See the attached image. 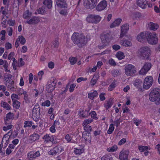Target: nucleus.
Instances as JSON below:
<instances>
[{
	"instance_id": "f257e3e1",
	"label": "nucleus",
	"mask_w": 160,
	"mask_h": 160,
	"mask_svg": "<svg viewBox=\"0 0 160 160\" xmlns=\"http://www.w3.org/2000/svg\"><path fill=\"white\" fill-rule=\"evenodd\" d=\"M72 39L73 43L81 48L86 46L88 41L90 40L89 37L78 32H74L72 36Z\"/></svg>"
},
{
	"instance_id": "f03ea898",
	"label": "nucleus",
	"mask_w": 160,
	"mask_h": 160,
	"mask_svg": "<svg viewBox=\"0 0 160 160\" xmlns=\"http://www.w3.org/2000/svg\"><path fill=\"white\" fill-rule=\"evenodd\" d=\"M151 51L148 46L141 47L138 51V56L142 59H148L151 54Z\"/></svg>"
},
{
	"instance_id": "7ed1b4c3",
	"label": "nucleus",
	"mask_w": 160,
	"mask_h": 160,
	"mask_svg": "<svg viewBox=\"0 0 160 160\" xmlns=\"http://www.w3.org/2000/svg\"><path fill=\"white\" fill-rule=\"evenodd\" d=\"M149 99L152 102H155L157 105L160 104V89L155 88L152 90L149 94Z\"/></svg>"
},
{
	"instance_id": "20e7f679",
	"label": "nucleus",
	"mask_w": 160,
	"mask_h": 160,
	"mask_svg": "<svg viewBox=\"0 0 160 160\" xmlns=\"http://www.w3.org/2000/svg\"><path fill=\"white\" fill-rule=\"evenodd\" d=\"M158 40L157 36L155 32H148L147 41L149 44H156L158 43Z\"/></svg>"
},
{
	"instance_id": "39448f33",
	"label": "nucleus",
	"mask_w": 160,
	"mask_h": 160,
	"mask_svg": "<svg viewBox=\"0 0 160 160\" xmlns=\"http://www.w3.org/2000/svg\"><path fill=\"white\" fill-rule=\"evenodd\" d=\"M101 18L98 15H89L86 18L87 21L89 23L97 24L98 23Z\"/></svg>"
},
{
	"instance_id": "423d86ee",
	"label": "nucleus",
	"mask_w": 160,
	"mask_h": 160,
	"mask_svg": "<svg viewBox=\"0 0 160 160\" xmlns=\"http://www.w3.org/2000/svg\"><path fill=\"white\" fill-rule=\"evenodd\" d=\"M125 69L126 74L129 76L132 75L136 72L135 67L131 64H128L126 66Z\"/></svg>"
},
{
	"instance_id": "0eeeda50",
	"label": "nucleus",
	"mask_w": 160,
	"mask_h": 160,
	"mask_svg": "<svg viewBox=\"0 0 160 160\" xmlns=\"http://www.w3.org/2000/svg\"><path fill=\"white\" fill-rule=\"evenodd\" d=\"M98 0H84V4L87 9H92L96 6Z\"/></svg>"
},
{
	"instance_id": "6e6552de",
	"label": "nucleus",
	"mask_w": 160,
	"mask_h": 160,
	"mask_svg": "<svg viewBox=\"0 0 160 160\" xmlns=\"http://www.w3.org/2000/svg\"><path fill=\"white\" fill-rule=\"evenodd\" d=\"M153 81L152 77L149 76L146 77L143 84V88L145 89H149L152 86Z\"/></svg>"
},
{
	"instance_id": "1a4fd4ad",
	"label": "nucleus",
	"mask_w": 160,
	"mask_h": 160,
	"mask_svg": "<svg viewBox=\"0 0 160 160\" xmlns=\"http://www.w3.org/2000/svg\"><path fill=\"white\" fill-rule=\"evenodd\" d=\"M137 3L138 5L142 8H145L147 6L149 8L152 7V4L148 3L147 0H137Z\"/></svg>"
},
{
	"instance_id": "9d476101",
	"label": "nucleus",
	"mask_w": 160,
	"mask_h": 160,
	"mask_svg": "<svg viewBox=\"0 0 160 160\" xmlns=\"http://www.w3.org/2000/svg\"><path fill=\"white\" fill-rule=\"evenodd\" d=\"M40 108L39 105L37 103L34 106L32 111L33 117H38L40 113Z\"/></svg>"
},
{
	"instance_id": "9b49d317",
	"label": "nucleus",
	"mask_w": 160,
	"mask_h": 160,
	"mask_svg": "<svg viewBox=\"0 0 160 160\" xmlns=\"http://www.w3.org/2000/svg\"><path fill=\"white\" fill-rule=\"evenodd\" d=\"M107 5V2L106 0L101 1L96 7V10L98 11H101L104 10Z\"/></svg>"
},
{
	"instance_id": "f8f14e48",
	"label": "nucleus",
	"mask_w": 160,
	"mask_h": 160,
	"mask_svg": "<svg viewBox=\"0 0 160 160\" xmlns=\"http://www.w3.org/2000/svg\"><path fill=\"white\" fill-rule=\"evenodd\" d=\"M62 148L61 146H57L48 152L49 154L55 156L59 154L62 151Z\"/></svg>"
},
{
	"instance_id": "ddd939ff",
	"label": "nucleus",
	"mask_w": 160,
	"mask_h": 160,
	"mask_svg": "<svg viewBox=\"0 0 160 160\" xmlns=\"http://www.w3.org/2000/svg\"><path fill=\"white\" fill-rule=\"evenodd\" d=\"M148 32H141L137 36V39L138 40L142 43L144 42L147 40V36Z\"/></svg>"
},
{
	"instance_id": "4468645a",
	"label": "nucleus",
	"mask_w": 160,
	"mask_h": 160,
	"mask_svg": "<svg viewBox=\"0 0 160 160\" xmlns=\"http://www.w3.org/2000/svg\"><path fill=\"white\" fill-rule=\"evenodd\" d=\"M40 155V153L39 151L35 152L32 151L27 154V158L28 160H31L33 158H35Z\"/></svg>"
},
{
	"instance_id": "2eb2a0df",
	"label": "nucleus",
	"mask_w": 160,
	"mask_h": 160,
	"mask_svg": "<svg viewBox=\"0 0 160 160\" xmlns=\"http://www.w3.org/2000/svg\"><path fill=\"white\" fill-rule=\"evenodd\" d=\"M40 21L39 17L36 16H34L30 19L27 20L26 23L29 24L35 25L38 24Z\"/></svg>"
},
{
	"instance_id": "dca6fc26",
	"label": "nucleus",
	"mask_w": 160,
	"mask_h": 160,
	"mask_svg": "<svg viewBox=\"0 0 160 160\" xmlns=\"http://www.w3.org/2000/svg\"><path fill=\"white\" fill-rule=\"evenodd\" d=\"M109 35L108 33L102 34L101 36L102 43L108 45L109 42Z\"/></svg>"
},
{
	"instance_id": "f3484780",
	"label": "nucleus",
	"mask_w": 160,
	"mask_h": 160,
	"mask_svg": "<svg viewBox=\"0 0 160 160\" xmlns=\"http://www.w3.org/2000/svg\"><path fill=\"white\" fill-rule=\"evenodd\" d=\"M128 152L127 151H121L119 155L120 160H128Z\"/></svg>"
},
{
	"instance_id": "a211bd4d",
	"label": "nucleus",
	"mask_w": 160,
	"mask_h": 160,
	"mask_svg": "<svg viewBox=\"0 0 160 160\" xmlns=\"http://www.w3.org/2000/svg\"><path fill=\"white\" fill-rule=\"evenodd\" d=\"M56 3L57 6L60 8H67V4L66 0H56Z\"/></svg>"
},
{
	"instance_id": "6ab92c4d",
	"label": "nucleus",
	"mask_w": 160,
	"mask_h": 160,
	"mask_svg": "<svg viewBox=\"0 0 160 160\" xmlns=\"http://www.w3.org/2000/svg\"><path fill=\"white\" fill-rule=\"evenodd\" d=\"M14 114L13 113L10 112L6 114V118L4 119L5 124L7 125L8 124V121L9 120H12L14 118Z\"/></svg>"
},
{
	"instance_id": "aec40b11",
	"label": "nucleus",
	"mask_w": 160,
	"mask_h": 160,
	"mask_svg": "<svg viewBox=\"0 0 160 160\" xmlns=\"http://www.w3.org/2000/svg\"><path fill=\"white\" fill-rule=\"evenodd\" d=\"M32 15V12L28 9L23 12V18L25 19L28 20L31 17Z\"/></svg>"
},
{
	"instance_id": "412c9836",
	"label": "nucleus",
	"mask_w": 160,
	"mask_h": 160,
	"mask_svg": "<svg viewBox=\"0 0 160 160\" xmlns=\"http://www.w3.org/2000/svg\"><path fill=\"white\" fill-rule=\"evenodd\" d=\"M39 136L37 133H33L30 135L29 139L31 142H33L39 139Z\"/></svg>"
},
{
	"instance_id": "4be33fe9",
	"label": "nucleus",
	"mask_w": 160,
	"mask_h": 160,
	"mask_svg": "<svg viewBox=\"0 0 160 160\" xmlns=\"http://www.w3.org/2000/svg\"><path fill=\"white\" fill-rule=\"evenodd\" d=\"M122 21V19L121 18H119L116 19L110 25V28H113L119 26Z\"/></svg>"
},
{
	"instance_id": "5701e85b",
	"label": "nucleus",
	"mask_w": 160,
	"mask_h": 160,
	"mask_svg": "<svg viewBox=\"0 0 160 160\" xmlns=\"http://www.w3.org/2000/svg\"><path fill=\"white\" fill-rule=\"evenodd\" d=\"M88 111L85 110L84 111L82 110H80L78 111L79 114V116L82 118H87L88 115Z\"/></svg>"
},
{
	"instance_id": "b1692460",
	"label": "nucleus",
	"mask_w": 160,
	"mask_h": 160,
	"mask_svg": "<svg viewBox=\"0 0 160 160\" xmlns=\"http://www.w3.org/2000/svg\"><path fill=\"white\" fill-rule=\"evenodd\" d=\"M142 81L139 79H136L134 81V85L138 88V90H140V91H141L142 89L141 88L142 87Z\"/></svg>"
},
{
	"instance_id": "393cba45",
	"label": "nucleus",
	"mask_w": 160,
	"mask_h": 160,
	"mask_svg": "<svg viewBox=\"0 0 160 160\" xmlns=\"http://www.w3.org/2000/svg\"><path fill=\"white\" fill-rule=\"evenodd\" d=\"M120 43L121 45L126 47H130L132 45V43L130 41L126 39L121 40L120 41Z\"/></svg>"
},
{
	"instance_id": "a878e982",
	"label": "nucleus",
	"mask_w": 160,
	"mask_h": 160,
	"mask_svg": "<svg viewBox=\"0 0 160 160\" xmlns=\"http://www.w3.org/2000/svg\"><path fill=\"white\" fill-rule=\"evenodd\" d=\"M42 138L45 139V141L47 142H51L52 143H53V141L54 140V137L53 136H50L48 134L44 135Z\"/></svg>"
},
{
	"instance_id": "bb28decb",
	"label": "nucleus",
	"mask_w": 160,
	"mask_h": 160,
	"mask_svg": "<svg viewBox=\"0 0 160 160\" xmlns=\"http://www.w3.org/2000/svg\"><path fill=\"white\" fill-rule=\"evenodd\" d=\"M98 93L96 91H94L92 92L89 93L88 94V98L91 100H93L95 97L98 96Z\"/></svg>"
},
{
	"instance_id": "cd10ccee",
	"label": "nucleus",
	"mask_w": 160,
	"mask_h": 160,
	"mask_svg": "<svg viewBox=\"0 0 160 160\" xmlns=\"http://www.w3.org/2000/svg\"><path fill=\"white\" fill-rule=\"evenodd\" d=\"M113 103L112 99L110 98L108 101H106V102L104 104V107L107 110H108L112 107Z\"/></svg>"
},
{
	"instance_id": "c85d7f7f",
	"label": "nucleus",
	"mask_w": 160,
	"mask_h": 160,
	"mask_svg": "<svg viewBox=\"0 0 160 160\" xmlns=\"http://www.w3.org/2000/svg\"><path fill=\"white\" fill-rule=\"evenodd\" d=\"M43 3L44 5L46 6L49 9H50L52 7V0H45Z\"/></svg>"
},
{
	"instance_id": "c756f323",
	"label": "nucleus",
	"mask_w": 160,
	"mask_h": 160,
	"mask_svg": "<svg viewBox=\"0 0 160 160\" xmlns=\"http://www.w3.org/2000/svg\"><path fill=\"white\" fill-rule=\"evenodd\" d=\"M149 28L150 30L155 31L158 28V24L154 23L152 22H150L149 24Z\"/></svg>"
},
{
	"instance_id": "7c9ffc66",
	"label": "nucleus",
	"mask_w": 160,
	"mask_h": 160,
	"mask_svg": "<svg viewBox=\"0 0 160 160\" xmlns=\"http://www.w3.org/2000/svg\"><path fill=\"white\" fill-rule=\"evenodd\" d=\"M6 85L7 86L8 88H9V87H12L15 84L14 83L13 81L9 79V78H8V79L7 80Z\"/></svg>"
},
{
	"instance_id": "2f4dec72",
	"label": "nucleus",
	"mask_w": 160,
	"mask_h": 160,
	"mask_svg": "<svg viewBox=\"0 0 160 160\" xmlns=\"http://www.w3.org/2000/svg\"><path fill=\"white\" fill-rule=\"evenodd\" d=\"M84 151L83 149H78V148H74V153L76 155H79L82 153Z\"/></svg>"
},
{
	"instance_id": "473e14b6",
	"label": "nucleus",
	"mask_w": 160,
	"mask_h": 160,
	"mask_svg": "<svg viewBox=\"0 0 160 160\" xmlns=\"http://www.w3.org/2000/svg\"><path fill=\"white\" fill-rule=\"evenodd\" d=\"M37 12L39 14H45L46 12L45 8L44 7H40L37 10L36 13Z\"/></svg>"
},
{
	"instance_id": "72a5a7b5",
	"label": "nucleus",
	"mask_w": 160,
	"mask_h": 160,
	"mask_svg": "<svg viewBox=\"0 0 160 160\" xmlns=\"http://www.w3.org/2000/svg\"><path fill=\"white\" fill-rule=\"evenodd\" d=\"M17 39L19 42H20L21 44L23 45L25 43L26 40L24 37L22 36H19Z\"/></svg>"
},
{
	"instance_id": "f704fd0d",
	"label": "nucleus",
	"mask_w": 160,
	"mask_h": 160,
	"mask_svg": "<svg viewBox=\"0 0 160 160\" xmlns=\"http://www.w3.org/2000/svg\"><path fill=\"white\" fill-rule=\"evenodd\" d=\"M116 56L119 60H121L125 57L123 53L121 52H117L116 54Z\"/></svg>"
},
{
	"instance_id": "c9c22d12",
	"label": "nucleus",
	"mask_w": 160,
	"mask_h": 160,
	"mask_svg": "<svg viewBox=\"0 0 160 160\" xmlns=\"http://www.w3.org/2000/svg\"><path fill=\"white\" fill-rule=\"evenodd\" d=\"M118 148V147L116 145H114L112 147L107 148V151L109 152H112L116 151Z\"/></svg>"
},
{
	"instance_id": "e433bc0d",
	"label": "nucleus",
	"mask_w": 160,
	"mask_h": 160,
	"mask_svg": "<svg viewBox=\"0 0 160 160\" xmlns=\"http://www.w3.org/2000/svg\"><path fill=\"white\" fill-rule=\"evenodd\" d=\"M13 106L16 109H18L20 106V102L17 101V100H15L14 101H13Z\"/></svg>"
},
{
	"instance_id": "4c0bfd02",
	"label": "nucleus",
	"mask_w": 160,
	"mask_h": 160,
	"mask_svg": "<svg viewBox=\"0 0 160 160\" xmlns=\"http://www.w3.org/2000/svg\"><path fill=\"white\" fill-rule=\"evenodd\" d=\"M2 106L6 108L7 110H9L10 109V106L7 103L2 102L1 103Z\"/></svg>"
},
{
	"instance_id": "58836bf2",
	"label": "nucleus",
	"mask_w": 160,
	"mask_h": 160,
	"mask_svg": "<svg viewBox=\"0 0 160 160\" xmlns=\"http://www.w3.org/2000/svg\"><path fill=\"white\" fill-rule=\"evenodd\" d=\"M112 158L110 154H106L104 155L101 159V160H112Z\"/></svg>"
},
{
	"instance_id": "ea45409f",
	"label": "nucleus",
	"mask_w": 160,
	"mask_h": 160,
	"mask_svg": "<svg viewBox=\"0 0 160 160\" xmlns=\"http://www.w3.org/2000/svg\"><path fill=\"white\" fill-rule=\"evenodd\" d=\"M83 126L84 127V130L88 134H90L92 130V128L91 126L89 125Z\"/></svg>"
},
{
	"instance_id": "a19ab883",
	"label": "nucleus",
	"mask_w": 160,
	"mask_h": 160,
	"mask_svg": "<svg viewBox=\"0 0 160 160\" xmlns=\"http://www.w3.org/2000/svg\"><path fill=\"white\" fill-rule=\"evenodd\" d=\"M93 121V119L91 118H89L88 119L85 120L82 123V125L83 126L88 125V124L92 122Z\"/></svg>"
},
{
	"instance_id": "79ce46f5",
	"label": "nucleus",
	"mask_w": 160,
	"mask_h": 160,
	"mask_svg": "<svg viewBox=\"0 0 160 160\" xmlns=\"http://www.w3.org/2000/svg\"><path fill=\"white\" fill-rule=\"evenodd\" d=\"M129 26L128 24H126L125 25H123L121 27V29L122 30L124 31L127 32L129 29Z\"/></svg>"
},
{
	"instance_id": "37998d69",
	"label": "nucleus",
	"mask_w": 160,
	"mask_h": 160,
	"mask_svg": "<svg viewBox=\"0 0 160 160\" xmlns=\"http://www.w3.org/2000/svg\"><path fill=\"white\" fill-rule=\"evenodd\" d=\"M46 88L47 92H50L54 90L55 87L53 86L52 85L49 84L47 86Z\"/></svg>"
},
{
	"instance_id": "c03bdc74",
	"label": "nucleus",
	"mask_w": 160,
	"mask_h": 160,
	"mask_svg": "<svg viewBox=\"0 0 160 160\" xmlns=\"http://www.w3.org/2000/svg\"><path fill=\"white\" fill-rule=\"evenodd\" d=\"M138 149L140 152H143L145 151H147L148 149V147L147 146H138Z\"/></svg>"
},
{
	"instance_id": "a18cd8bd",
	"label": "nucleus",
	"mask_w": 160,
	"mask_h": 160,
	"mask_svg": "<svg viewBox=\"0 0 160 160\" xmlns=\"http://www.w3.org/2000/svg\"><path fill=\"white\" fill-rule=\"evenodd\" d=\"M114 129V127L113 126V125L111 124L110 125L109 129L107 131V133L108 134H111L113 131Z\"/></svg>"
},
{
	"instance_id": "49530a36",
	"label": "nucleus",
	"mask_w": 160,
	"mask_h": 160,
	"mask_svg": "<svg viewBox=\"0 0 160 160\" xmlns=\"http://www.w3.org/2000/svg\"><path fill=\"white\" fill-rule=\"evenodd\" d=\"M51 104L50 102L48 100L45 101L44 102L42 103L41 105L42 106L49 107Z\"/></svg>"
},
{
	"instance_id": "de8ad7c7",
	"label": "nucleus",
	"mask_w": 160,
	"mask_h": 160,
	"mask_svg": "<svg viewBox=\"0 0 160 160\" xmlns=\"http://www.w3.org/2000/svg\"><path fill=\"white\" fill-rule=\"evenodd\" d=\"M69 61H70V63L72 65L74 64L76 62L77 59V58L74 57L70 58L69 59Z\"/></svg>"
},
{
	"instance_id": "09e8293b",
	"label": "nucleus",
	"mask_w": 160,
	"mask_h": 160,
	"mask_svg": "<svg viewBox=\"0 0 160 160\" xmlns=\"http://www.w3.org/2000/svg\"><path fill=\"white\" fill-rule=\"evenodd\" d=\"M32 124V122L29 121H26L24 122V127L26 128L27 127H31Z\"/></svg>"
},
{
	"instance_id": "8fccbe9b",
	"label": "nucleus",
	"mask_w": 160,
	"mask_h": 160,
	"mask_svg": "<svg viewBox=\"0 0 160 160\" xmlns=\"http://www.w3.org/2000/svg\"><path fill=\"white\" fill-rule=\"evenodd\" d=\"M12 59L13 60V62L12 64V66L13 69L16 70L17 69V61L15 58H12Z\"/></svg>"
},
{
	"instance_id": "3c124183",
	"label": "nucleus",
	"mask_w": 160,
	"mask_h": 160,
	"mask_svg": "<svg viewBox=\"0 0 160 160\" xmlns=\"http://www.w3.org/2000/svg\"><path fill=\"white\" fill-rule=\"evenodd\" d=\"M53 46L55 48H57L59 45V41L58 39L56 38L52 42Z\"/></svg>"
},
{
	"instance_id": "603ef678",
	"label": "nucleus",
	"mask_w": 160,
	"mask_h": 160,
	"mask_svg": "<svg viewBox=\"0 0 160 160\" xmlns=\"http://www.w3.org/2000/svg\"><path fill=\"white\" fill-rule=\"evenodd\" d=\"M151 66V64L150 63H145L143 67L146 69L147 70L146 71H148Z\"/></svg>"
},
{
	"instance_id": "864d4df0",
	"label": "nucleus",
	"mask_w": 160,
	"mask_h": 160,
	"mask_svg": "<svg viewBox=\"0 0 160 160\" xmlns=\"http://www.w3.org/2000/svg\"><path fill=\"white\" fill-rule=\"evenodd\" d=\"M8 64L7 61H5V64L3 65V67L4 68L5 71L9 72H10V70L8 69Z\"/></svg>"
},
{
	"instance_id": "5fc2aeb1",
	"label": "nucleus",
	"mask_w": 160,
	"mask_h": 160,
	"mask_svg": "<svg viewBox=\"0 0 160 160\" xmlns=\"http://www.w3.org/2000/svg\"><path fill=\"white\" fill-rule=\"evenodd\" d=\"M25 64L24 62L23 61L22 58H20L18 61V67H21L24 66Z\"/></svg>"
},
{
	"instance_id": "6e6d98bb",
	"label": "nucleus",
	"mask_w": 160,
	"mask_h": 160,
	"mask_svg": "<svg viewBox=\"0 0 160 160\" xmlns=\"http://www.w3.org/2000/svg\"><path fill=\"white\" fill-rule=\"evenodd\" d=\"M13 125L12 124L8 125L7 126L3 127V130L4 131H7L8 130L11 129Z\"/></svg>"
},
{
	"instance_id": "4d7b16f0",
	"label": "nucleus",
	"mask_w": 160,
	"mask_h": 160,
	"mask_svg": "<svg viewBox=\"0 0 160 160\" xmlns=\"http://www.w3.org/2000/svg\"><path fill=\"white\" fill-rule=\"evenodd\" d=\"M89 114L91 115V117L92 118L95 120H96L98 119V118L96 117V114L95 111H92Z\"/></svg>"
},
{
	"instance_id": "13d9d810",
	"label": "nucleus",
	"mask_w": 160,
	"mask_h": 160,
	"mask_svg": "<svg viewBox=\"0 0 160 160\" xmlns=\"http://www.w3.org/2000/svg\"><path fill=\"white\" fill-rule=\"evenodd\" d=\"M147 70L143 67L139 71V73L140 74L144 75L148 71H146Z\"/></svg>"
},
{
	"instance_id": "bf43d9fd",
	"label": "nucleus",
	"mask_w": 160,
	"mask_h": 160,
	"mask_svg": "<svg viewBox=\"0 0 160 160\" xmlns=\"http://www.w3.org/2000/svg\"><path fill=\"white\" fill-rule=\"evenodd\" d=\"M7 32L8 35L11 36L12 33V27H9L7 28Z\"/></svg>"
},
{
	"instance_id": "052dcab7",
	"label": "nucleus",
	"mask_w": 160,
	"mask_h": 160,
	"mask_svg": "<svg viewBox=\"0 0 160 160\" xmlns=\"http://www.w3.org/2000/svg\"><path fill=\"white\" fill-rule=\"evenodd\" d=\"M11 97L12 101L16 100L15 99H19V98L18 95L14 94H12L11 96Z\"/></svg>"
},
{
	"instance_id": "680f3d73",
	"label": "nucleus",
	"mask_w": 160,
	"mask_h": 160,
	"mask_svg": "<svg viewBox=\"0 0 160 160\" xmlns=\"http://www.w3.org/2000/svg\"><path fill=\"white\" fill-rule=\"evenodd\" d=\"M5 47L6 49H10L12 48V45L10 43L7 42L5 44Z\"/></svg>"
},
{
	"instance_id": "e2e57ef3",
	"label": "nucleus",
	"mask_w": 160,
	"mask_h": 160,
	"mask_svg": "<svg viewBox=\"0 0 160 160\" xmlns=\"http://www.w3.org/2000/svg\"><path fill=\"white\" fill-rule=\"evenodd\" d=\"M126 142V139L125 138H123L121 139L118 143L119 145H121L125 143Z\"/></svg>"
},
{
	"instance_id": "0e129e2a",
	"label": "nucleus",
	"mask_w": 160,
	"mask_h": 160,
	"mask_svg": "<svg viewBox=\"0 0 160 160\" xmlns=\"http://www.w3.org/2000/svg\"><path fill=\"white\" fill-rule=\"evenodd\" d=\"M105 93H102L100 94L99 95V97L100 99V100L101 101H103L105 99Z\"/></svg>"
},
{
	"instance_id": "69168bd1",
	"label": "nucleus",
	"mask_w": 160,
	"mask_h": 160,
	"mask_svg": "<svg viewBox=\"0 0 160 160\" xmlns=\"http://www.w3.org/2000/svg\"><path fill=\"white\" fill-rule=\"evenodd\" d=\"M72 138V137L68 134L66 135L65 136V139L68 142H70Z\"/></svg>"
},
{
	"instance_id": "338daca9",
	"label": "nucleus",
	"mask_w": 160,
	"mask_h": 160,
	"mask_svg": "<svg viewBox=\"0 0 160 160\" xmlns=\"http://www.w3.org/2000/svg\"><path fill=\"white\" fill-rule=\"evenodd\" d=\"M115 87V85L114 83H112L108 87V90L109 91H112Z\"/></svg>"
},
{
	"instance_id": "774afa93",
	"label": "nucleus",
	"mask_w": 160,
	"mask_h": 160,
	"mask_svg": "<svg viewBox=\"0 0 160 160\" xmlns=\"http://www.w3.org/2000/svg\"><path fill=\"white\" fill-rule=\"evenodd\" d=\"M133 123L135 124L137 126H138L141 123V121L137 119H134L133 121Z\"/></svg>"
}]
</instances>
